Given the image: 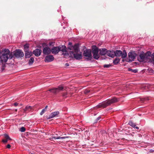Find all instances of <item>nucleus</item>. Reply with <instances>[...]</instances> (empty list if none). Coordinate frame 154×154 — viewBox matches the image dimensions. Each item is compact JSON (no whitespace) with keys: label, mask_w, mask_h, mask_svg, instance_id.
<instances>
[{"label":"nucleus","mask_w":154,"mask_h":154,"mask_svg":"<svg viewBox=\"0 0 154 154\" xmlns=\"http://www.w3.org/2000/svg\"><path fill=\"white\" fill-rule=\"evenodd\" d=\"M119 101V99L116 97H113L111 99H109L105 101L99 103L97 105L96 107L97 108H105L107 106L111 104L116 103Z\"/></svg>","instance_id":"f257e3e1"},{"label":"nucleus","mask_w":154,"mask_h":154,"mask_svg":"<svg viewBox=\"0 0 154 154\" xmlns=\"http://www.w3.org/2000/svg\"><path fill=\"white\" fill-rule=\"evenodd\" d=\"M151 54V53L150 51H148L146 53L142 52L138 57L137 60L140 62H146L147 61Z\"/></svg>","instance_id":"f03ea898"},{"label":"nucleus","mask_w":154,"mask_h":154,"mask_svg":"<svg viewBox=\"0 0 154 154\" xmlns=\"http://www.w3.org/2000/svg\"><path fill=\"white\" fill-rule=\"evenodd\" d=\"M98 48L95 45H93L92 47V53L93 57L94 59L97 60L99 58V55L98 54Z\"/></svg>","instance_id":"7ed1b4c3"},{"label":"nucleus","mask_w":154,"mask_h":154,"mask_svg":"<svg viewBox=\"0 0 154 154\" xmlns=\"http://www.w3.org/2000/svg\"><path fill=\"white\" fill-rule=\"evenodd\" d=\"M84 56L86 57L85 59L87 60H91L92 58L91 52L90 49H87L84 50L83 52Z\"/></svg>","instance_id":"20e7f679"},{"label":"nucleus","mask_w":154,"mask_h":154,"mask_svg":"<svg viewBox=\"0 0 154 154\" xmlns=\"http://www.w3.org/2000/svg\"><path fill=\"white\" fill-rule=\"evenodd\" d=\"M137 56V54L134 51L129 52L128 54L129 59H127L126 61L128 62H131L134 61Z\"/></svg>","instance_id":"39448f33"},{"label":"nucleus","mask_w":154,"mask_h":154,"mask_svg":"<svg viewBox=\"0 0 154 154\" xmlns=\"http://www.w3.org/2000/svg\"><path fill=\"white\" fill-rule=\"evenodd\" d=\"M69 57L74 58L76 60H80L82 57V55L80 54L74 53L73 51L69 52Z\"/></svg>","instance_id":"423d86ee"},{"label":"nucleus","mask_w":154,"mask_h":154,"mask_svg":"<svg viewBox=\"0 0 154 154\" xmlns=\"http://www.w3.org/2000/svg\"><path fill=\"white\" fill-rule=\"evenodd\" d=\"M63 89V87L62 85H60L57 88H53L49 90V91L51 92L54 94H56L60 91H62Z\"/></svg>","instance_id":"0eeeda50"},{"label":"nucleus","mask_w":154,"mask_h":154,"mask_svg":"<svg viewBox=\"0 0 154 154\" xmlns=\"http://www.w3.org/2000/svg\"><path fill=\"white\" fill-rule=\"evenodd\" d=\"M15 57L17 58H21L24 56V54L23 52L20 50H18L14 54Z\"/></svg>","instance_id":"6e6552de"},{"label":"nucleus","mask_w":154,"mask_h":154,"mask_svg":"<svg viewBox=\"0 0 154 154\" xmlns=\"http://www.w3.org/2000/svg\"><path fill=\"white\" fill-rule=\"evenodd\" d=\"M54 59V57L52 55H49L47 56L45 58V62H49L53 61Z\"/></svg>","instance_id":"1a4fd4ad"},{"label":"nucleus","mask_w":154,"mask_h":154,"mask_svg":"<svg viewBox=\"0 0 154 154\" xmlns=\"http://www.w3.org/2000/svg\"><path fill=\"white\" fill-rule=\"evenodd\" d=\"M52 54H56L60 51V47H53L51 50Z\"/></svg>","instance_id":"9d476101"},{"label":"nucleus","mask_w":154,"mask_h":154,"mask_svg":"<svg viewBox=\"0 0 154 154\" xmlns=\"http://www.w3.org/2000/svg\"><path fill=\"white\" fill-rule=\"evenodd\" d=\"M51 50L48 47H45L43 50V53L44 55L49 54H51Z\"/></svg>","instance_id":"9b49d317"},{"label":"nucleus","mask_w":154,"mask_h":154,"mask_svg":"<svg viewBox=\"0 0 154 154\" xmlns=\"http://www.w3.org/2000/svg\"><path fill=\"white\" fill-rule=\"evenodd\" d=\"M59 114V112L58 111H56L51 112L49 116L47 118V119H48L55 117L57 116Z\"/></svg>","instance_id":"f8f14e48"},{"label":"nucleus","mask_w":154,"mask_h":154,"mask_svg":"<svg viewBox=\"0 0 154 154\" xmlns=\"http://www.w3.org/2000/svg\"><path fill=\"white\" fill-rule=\"evenodd\" d=\"M42 52L41 49H36L33 51V53L36 57H38L40 55Z\"/></svg>","instance_id":"ddd939ff"},{"label":"nucleus","mask_w":154,"mask_h":154,"mask_svg":"<svg viewBox=\"0 0 154 154\" xmlns=\"http://www.w3.org/2000/svg\"><path fill=\"white\" fill-rule=\"evenodd\" d=\"M100 54L101 55H104L107 54L108 51L105 48H102L100 49Z\"/></svg>","instance_id":"4468645a"},{"label":"nucleus","mask_w":154,"mask_h":154,"mask_svg":"<svg viewBox=\"0 0 154 154\" xmlns=\"http://www.w3.org/2000/svg\"><path fill=\"white\" fill-rule=\"evenodd\" d=\"M107 55L112 58L114 57L115 56V52L113 51H108Z\"/></svg>","instance_id":"2eb2a0df"},{"label":"nucleus","mask_w":154,"mask_h":154,"mask_svg":"<svg viewBox=\"0 0 154 154\" xmlns=\"http://www.w3.org/2000/svg\"><path fill=\"white\" fill-rule=\"evenodd\" d=\"M60 51L63 52H65V53H63L64 55H66L69 54L68 52L66 51V47L65 46L63 45L62 47H60Z\"/></svg>","instance_id":"dca6fc26"},{"label":"nucleus","mask_w":154,"mask_h":154,"mask_svg":"<svg viewBox=\"0 0 154 154\" xmlns=\"http://www.w3.org/2000/svg\"><path fill=\"white\" fill-rule=\"evenodd\" d=\"M32 55V53L31 51H25V56L26 58H29Z\"/></svg>","instance_id":"f3484780"},{"label":"nucleus","mask_w":154,"mask_h":154,"mask_svg":"<svg viewBox=\"0 0 154 154\" xmlns=\"http://www.w3.org/2000/svg\"><path fill=\"white\" fill-rule=\"evenodd\" d=\"M73 50H74L75 53L78 52L79 51V45L78 44H75L73 46Z\"/></svg>","instance_id":"a211bd4d"},{"label":"nucleus","mask_w":154,"mask_h":154,"mask_svg":"<svg viewBox=\"0 0 154 154\" xmlns=\"http://www.w3.org/2000/svg\"><path fill=\"white\" fill-rule=\"evenodd\" d=\"M67 137H60L57 136V137H55L52 136V137H51L49 138V139L50 140H52L53 139H54L55 140H56V139H64L65 138H67Z\"/></svg>","instance_id":"6ab92c4d"},{"label":"nucleus","mask_w":154,"mask_h":154,"mask_svg":"<svg viewBox=\"0 0 154 154\" xmlns=\"http://www.w3.org/2000/svg\"><path fill=\"white\" fill-rule=\"evenodd\" d=\"M115 52V56L117 57L121 56L122 51L120 50H116Z\"/></svg>","instance_id":"aec40b11"},{"label":"nucleus","mask_w":154,"mask_h":154,"mask_svg":"<svg viewBox=\"0 0 154 154\" xmlns=\"http://www.w3.org/2000/svg\"><path fill=\"white\" fill-rule=\"evenodd\" d=\"M121 56L122 59H124L126 57L127 54L125 50H124L122 52V51Z\"/></svg>","instance_id":"412c9836"},{"label":"nucleus","mask_w":154,"mask_h":154,"mask_svg":"<svg viewBox=\"0 0 154 154\" xmlns=\"http://www.w3.org/2000/svg\"><path fill=\"white\" fill-rule=\"evenodd\" d=\"M32 108V107L30 106H27L26 107L24 110L25 112H26L27 111H30L31 110Z\"/></svg>","instance_id":"4be33fe9"},{"label":"nucleus","mask_w":154,"mask_h":154,"mask_svg":"<svg viewBox=\"0 0 154 154\" xmlns=\"http://www.w3.org/2000/svg\"><path fill=\"white\" fill-rule=\"evenodd\" d=\"M120 61V59L118 57H116L113 61V63L114 64L116 65Z\"/></svg>","instance_id":"5701e85b"},{"label":"nucleus","mask_w":154,"mask_h":154,"mask_svg":"<svg viewBox=\"0 0 154 154\" xmlns=\"http://www.w3.org/2000/svg\"><path fill=\"white\" fill-rule=\"evenodd\" d=\"M29 45L28 44H26L24 46V51H29Z\"/></svg>","instance_id":"b1692460"},{"label":"nucleus","mask_w":154,"mask_h":154,"mask_svg":"<svg viewBox=\"0 0 154 154\" xmlns=\"http://www.w3.org/2000/svg\"><path fill=\"white\" fill-rule=\"evenodd\" d=\"M68 45H69V46L68 47V49L70 50H72L73 46L72 45V43L71 42H69L68 43Z\"/></svg>","instance_id":"393cba45"},{"label":"nucleus","mask_w":154,"mask_h":154,"mask_svg":"<svg viewBox=\"0 0 154 154\" xmlns=\"http://www.w3.org/2000/svg\"><path fill=\"white\" fill-rule=\"evenodd\" d=\"M34 59L33 57H31L29 60V63H29V65H31V64H32L33 62H34Z\"/></svg>","instance_id":"a878e982"},{"label":"nucleus","mask_w":154,"mask_h":154,"mask_svg":"<svg viewBox=\"0 0 154 154\" xmlns=\"http://www.w3.org/2000/svg\"><path fill=\"white\" fill-rule=\"evenodd\" d=\"M128 124L131 127L134 128L136 126V125L135 123H134L130 121L128 123Z\"/></svg>","instance_id":"bb28decb"},{"label":"nucleus","mask_w":154,"mask_h":154,"mask_svg":"<svg viewBox=\"0 0 154 154\" xmlns=\"http://www.w3.org/2000/svg\"><path fill=\"white\" fill-rule=\"evenodd\" d=\"M112 66L111 64H104L103 65V67L104 68H108L111 67Z\"/></svg>","instance_id":"cd10ccee"},{"label":"nucleus","mask_w":154,"mask_h":154,"mask_svg":"<svg viewBox=\"0 0 154 154\" xmlns=\"http://www.w3.org/2000/svg\"><path fill=\"white\" fill-rule=\"evenodd\" d=\"M128 70L131 71V72L134 73H136L137 72V69H129Z\"/></svg>","instance_id":"c85d7f7f"},{"label":"nucleus","mask_w":154,"mask_h":154,"mask_svg":"<svg viewBox=\"0 0 154 154\" xmlns=\"http://www.w3.org/2000/svg\"><path fill=\"white\" fill-rule=\"evenodd\" d=\"M4 137L6 139H7L8 140H11V138L9 137L8 135L7 134H5Z\"/></svg>","instance_id":"c756f323"},{"label":"nucleus","mask_w":154,"mask_h":154,"mask_svg":"<svg viewBox=\"0 0 154 154\" xmlns=\"http://www.w3.org/2000/svg\"><path fill=\"white\" fill-rule=\"evenodd\" d=\"M149 99L148 97H145L141 99V100L144 102V101L146 100H148Z\"/></svg>","instance_id":"7c9ffc66"},{"label":"nucleus","mask_w":154,"mask_h":154,"mask_svg":"<svg viewBox=\"0 0 154 154\" xmlns=\"http://www.w3.org/2000/svg\"><path fill=\"white\" fill-rule=\"evenodd\" d=\"M25 128L23 127H22L20 128V131L22 132H24L25 131Z\"/></svg>","instance_id":"2f4dec72"},{"label":"nucleus","mask_w":154,"mask_h":154,"mask_svg":"<svg viewBox=\"0 0 154 154\" xmlns=\"http://www.w3.org/2000/svg\"><path fill=\"white\" fill-rule=\"evenodd\" d=\"M62 96L64 97H67V92L63 93H62Z\"/></svg>","instance_id":"473e14b6"},{"label":"nucleus","mask_w":154,"mask_h":154,"mask_svg":"<svg viewBox=\"0 0 154 154\" xmlns=\"http://www.w3.org/2000/svg\"><path fill=\"white\" fill-rule=\"evenodd\" d=\"M151 57L153 61V63H154V53H153L151 56Z\"/></svg>","instance_id":"72a5a7b5"},{"label":"nucleus","mask_w":154,"mask_h":154,"mask_svg":"<svg viewBox=\"0 0 154 154\" xmlns=\"http://www.w3.org/2000/svg\"><path fill=\"white\" fill-rule=\"evenodd\" d=\"M90 91L88 90H85L84 91L85 94H88L90 92Z\"/></svg>","instance_id":"f704fd0d"},{"label":"nucleus","mask_w":154,"mask_h":154,"mask_svg":"<svg viewBox=\"0 0 154 154\" xmlns=\"http://www.w3.org/2000/svg\"><path fill=\"white\" fill-rule=\"evenodd\" d=\"M45 109H43L40 113V115H42L44 113H45Z\"/></svg>","instance_id":"c9c22d12"},{"label":"nucleus","mask_w":154,"mask_h":154,"mask_svg":"<svg viewBox=\"0 0 154 154\" xmlns=\"http://www.w3.org/2000/svg\"><path fill=\"white\" fill-rule=\"evenodd\" d=\"M8 141V140L6 139L3 140H2V141L4 143H6Z\"/></svg>","instance_id":"e433bc0d"},{"label":"nucleus","mask_w":154,"mask_h":154,"mask_svg":"<svg viewBox=\"0 0 154 154\" xmlns=\"http://www.w3.org/2000/svg\"><path fill=\"white\" fill-rule=\"evenodd\" d=\"M7 148L9 149L11 147V145L9 144H8L7 146Z\"/></svg>","instance_id":"4c0bfd02"},{"label":"nucleus","mask_w":154,"mask_h":154,"mask_svg":"<svg viewBox=\"0 0 154 154\" xmlns=\"http://www.w3.org/2000/svg\"><path fill=\"white\" fill-rule=\"evenodd\" d=\"M101 117L100 116H99L98 117V118H97V119L96 120L97 121H98V120H99L100 119H101Z\"/></svg>","instance_id":"58836bf2"},{"label":"nucleus","mask_w":154,"mask_h":154,"mask_svg":"<svg viewBox=\"0 0 154 154\" xmlns=\"http://www.w3.org/2000/svg\"><path fill=\"white\" fill-rule=\"evenodd\" d=\"M14 105L15 106H17L18 105V103H15L14 104Z\"/></svg>","instance_id":"ea45409f"},{"label":"nucleus","mask_w":154,"mask_h":154,"mask_svg":"<svg viewBox=\"0 0 154 154\" xmlns=\"http://www.w3.org/2000/svg\"><path fill=\"white\" fill-rule=\"evenodd\" d=\"M69 66V63H66L65 64V66Z\"/></svg>","instance_id":"a19ab883"},{"label":"nucleus","mask_w":154,"mask_h":154,"mask_svg":"<svg viewBox=\"0 0 154 154\" xmlns=\"http://www.w3.org/2000/svg\"><path fill=\"white\" fill-rule=\"evenodd\" d=\"M134 128H136L137 129H139V128L138 127L136 126Z\"/></svg>","instance_id":"79ce46f5"},{"label":"nucleus","mask_w":154,"mask_h":154,"mask_svg":"<svg viewBox=\"0 0 154 154\" xmlns=\"http://www.w3.org/2000/svg\"><path fill=\"white\" fill-rule=\"evenodd\" d=\"M48 107V106H46V107H45V108L44 109H45V110H46V109H47V107Z\"/></svg>","instance_id":"37998d69"}]
</instances>
